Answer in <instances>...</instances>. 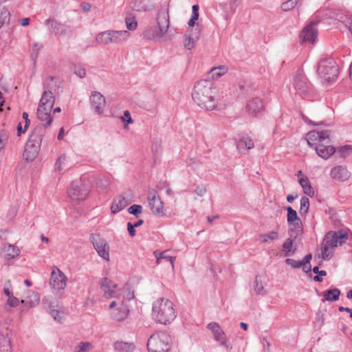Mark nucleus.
Segmentation results:
<instances>
[{"label":"nucleus","mask_w":352,"mask_h":352,"mask_svg":"<svg viewBox=\"0 0 352 352\" xmlns=\"http://www.w3.org/2000/svg\"><path fill=\"white\" fill-rule=\"evenodd\" d=\"M214 94L215 89L211 81L200 80L194 87L192 99L201 109L212 111L217 107Z\"/></svg>","instance_id":"1"},{"label":"nucleus","mask_w":352,"mask_h":352,"mask_svg":"<svg viewBox=\"0 0 352 352\" xmlns=\"http://www.w3.org/2000/svg\"><path fill=\"white\" fill-rule=\"evenodd\" d=\"M153 317L159 323H171L177 317L173 302L164 298L157 300L153 305Z\"/></svg>","instance_id":"2"},{"label":"nucleus","mask_w":352,"mask_h":352,"mask_svg":"<svg viewBox=\"0 0 352 352\" xmlns=\"http://www.w3.org/2000/svg\"><path fill=\"white\" fill-rule=\"evenodd\" d=\"M43 135L44 125L43 124L37 125L30 134L23 154V158L27 162H32L37 157Z\"/></svg>","instance_id":"3"},{"label":"nucleus","mask_w":352,"mask_h":352,"mask_svg":"<svg viewBox=\"0 0 352 352\" xmlns=\"http://www.w3.org/2000/svg\"><path fill=\"white\" fill-rule=\"evenodd\" d=\"M157 30L148 28L144 31V36L150 40L159 41L167 32L170 26L168 10L162 8L157 16Z\"/></svg>","instance_id":"4"},{"label":"nucleus","mask_w":352,"mask_h":352,"mask_svg":"<svg viewBox=\"0 0 352 352\" xmlns=\"http://www.w3.org/2000/svg\"><path fill=\"white\" fill-rule=\"evenodd\" d=\"M172 339L166 331H157L153 333L147 341L149 352H168Z\"/></svg>","instance_id":"5"},{"label":"nucleus","mask_w":352,"mask_h":352,"mask_svg":"<svg viewBox=\"0 0 352 352\" xmlns=\"http://www.w3.org/2000/svg\"><path fill=\"white\" fill-rule=\"evenodd\" d=\"M320 78L327 82L334 81L338 75V65L332 58L321 60L318 67Z\"/></svg>","instance_id":"6"},{"label":"nucleus","mask_w":352,"mask_h":352,"mask_svg":"<svg viewBox=\"0 0 352 352\" xmlns=\"http://www.w3.org/2000/svg\"><path fill=\"white\" fill-rule=\"evenodd\" d=\"M67 278L65 274L57 267L54 266L49 282L52 292L56 295L62 294L67 285Z\"/></svg>","instance_id":"7"},{"label":"nucleus","mask_w":352,"mask_h":352,"mask_svg":"<svg viewBox=\"0 0 352 352\" xmlns=\"http://www.w3.org/2000/svg\"><path fill=\"white\" fill-rule=\"evenodd\" d=\"M89 186L81 179L72 182L68 189L69 197L74 201L84 200L89 195Z\"/></svg>","instance_id":"8"},{"label":"nucleus","mask_w":352,"mask_h":352,"mask_svg":"<svg viewBox=\"0 0 352 352\" xmlns=\"http://www.w3.org/2000/svg\"><path fill=\"white\" fill-rule=\"evenodd\" d=\"M147 200L148 206L154 214L159 216L164 214V203L156 190L151 188L148 190Z\"/></svg>","instance_id":"9"},{"label":"nucleus","mask_w":352,"mask_h":352,"mask_svg":"<svg viewBox=\"0 0 352 352\" xmlns=\"http://www.w3.org/2000/svg\"><path fill=\"white\" fill-rule=\"evenodd\" d=\"M90 241L98 255L106 261L109 260V245L105 239L100 237L99 234H91Z\"/></svg>","instance_id":"10"},{"label":"nucleus","mask_w":352,"mask_h":352,"mask_svg":"<svg viewBox=\"0 0 352 352\" xmlns=\"http://www.w3.org/2000/svg\"><path fill=\"white\" fill-rule=\"evenodd\" d=\"M207 327L213 334L214 339L219 342V345L225 348L226 350H231L232 345L228 341L226 335L223 329L217 322H210Z\"/></svg>","instance_id":"11"},{"label":"nucleus","mask_w":352,"mask_h":352,"mask_svg":"<svg viewBox=\"0 0 352 352\" xmlns=\"http://www.w3.org/2000/svg\"><path fill=\"white\" fill-rule=\"evenodd\" d=\"M330 134L331 131L329 130L321 131H311L307 134L306 140L310 146H316L317 144L316 142H325L326 144H329L330 143Z\"/></svg>","instance_id":"12"},{"label":"nucleus","mask_w":352,"mask_h":352,"mask_svg":"<svg viewBox=\"0 0 352 352\" xmlns=\"http://www.w3.org/2000/svg\"><path fill=\"white\" fill-rule=\"evenodd\" d=\"M287 211V223L291 226L289 230L290 236H292L291 232H296L298 234L302 230V221L298 217L297 212L291 206L285 208Z\"/></svg>","instance_id":"13"},{"label":"nucleus","mask_w":352,"mask_h":352,"mask_svg":"<svg viewBox=\"0 0 352 352\" xmlns=\"http://www.w3.org/2000/svg\"><path fill=\"white\" fill-rule=\"evenodd\" d=\"M50 82L45 81L48 90H45V110L47 107L52 109L55 102L54 91L58 88V79L54 77H50Z\"/></svg>","instance_id":"14"},{"label":"nucleus","mask_w":352,"mask_h":352,"mask_svg":"<svg viewBox=\"0 0 352 352\" xmlns=\"http://www.w3.org/2000/svg\"><path fill=\"white\" fill-rule=\"evenodd\" d=\"M294 86L300 94H305L310 89L309 82L300 69L297 71L295 75Z\"/></svg>","instance_id":"15"},{"label":"nucleus","mask_w":352,"mask_h":352,"mask_svg":"<svg viewBox=\"0 0 352 352\" xmlns=\"http://www.w3.org/2000/svg\"><path fill=\"white\" fill-rule=\"evenodd\" d=\"M315 25V23L311 22L301 31L299 38L302 42H310L312 44L315 43L318 35Z\"/></svg>","instance_id":"16"},{"label":"nucleus","mask_w":352,"mask_h":352,"mask_svg":"<svg viewBox=\"0 0 352 352\" xmlns=\"http://www.w3.org/2000/svg\"><path fill=\"white\" fill-rule=\"evenodd\" d=\"M90 100L91 107L94 109L95 112L98 114H101L106 104L104 97L98 91H93L90 97Z\"/></svg>","instance_id":"17"},{"label":"nucleus","mask_w":352,"mask_h":352,"mask_svg":"<svg viewBox=\"0 0 352 352\" xmlns=\"http://www.w3.org/2000/svg\"><path fill=\"white\" fill-rule=\"evenodd\" d=\"M129 309L127 303L122 300L119 307L111 313V318L116 322L124 320L129 316Z\"/></svg>","instance_id":"18"},{"label":"nucleus","mask_w":352,"mask_h":352,"mask_svg":"<svg viewBox=\"0 0 352 352\" xmlns=\"http://www.w3.org/2000/svg\"><path fill=\"white\" fill-rule=\"evenodd\" d=\"M331 176L333 179L340 182H344L351 177L350 172L344 166H337L331 170Z\"/></svg>","instance_id":"19"},{"label":"nucleus","mask_w":352,"mask_h":352,"mask_svg":"<svg viewBox=\"0 0 352 352\" xmlns=\"http://www.w3.org/2000/svg\"><path fill=\"white\" fill-rule=\"evenodd\" d=\"M263 109V104L259 98H254L249 100L247 105L246 109L250 115L252 116H256Z\"/></svg>","instance_id":"20"},{"label":"nucleus","mask_w":352,"mask_h":352,"mask_svg":"<svg viewBox=\"0 0 352 352\" xmlns=\"http://www.w3.org/2000/svg\"><path fill=\"white\" fill-rule=\"evenodd\" d=\"M323 143L324 142L317 144L314 146V148L318 156L324 160H327L336 152V148L333 146L324 145Z\"/></svg>","instance_id":"21"},{"label":"nucleus","mask_w":352,"mask_h":352,"mask_svg":"<svg viewBox=\"0 0 352 352\" xmlns=\"http://www.w3.org/2000/svg\"><path fill=\"white\" fill-rule=\"evenodd\" d=\"M91 182L99 190H107L110 186L109 178L104 175H95L91 177Z\"/></svg>","instance_id":"22"},{"label":"nucleus","mask_w":352,"mask_h":352,"mask_svg":"<svg viewBox=\"0 0 352 352\" xmlns=\"http://www.w3.org/2000/svg\"><path fill=\"white\" fill-rule=\"evenodd\" d=\"M45 24L49 26L50 30L56 34H65L67 32L68 28L65 24L60 23L54 19L47 20Z\"/></svg>","instance_id":"23"},{"label":"nucleus","mask_w":352,"mask_h":352,"mask_svg":"<svg viewBox=\"0 0 352 352\" xmlns=\"http://www.w3.org/2000/svg\"><path fill=\"white\" fill-rule=\"evenodd\" d=\"M61 307L59 305L58 301L54 303H50L49 306V314L54 320L61 322L63 318V312L60 311Z\"/></svg>","instance_id":"24"},{"label":"nucleus","mask_w":352,"mask_h":352,"mask_svg":"<svg viewBox=\"0 0 352 352\" xmlns=\"http://www.w3.org/2000/svg\"><path fill=\"white\" fill-rule=\"evenodd\" d=\"M130 36V33L127 30H111V43L120 44L126 41Z\"/></svg>","instance_id":"25"},{"label":"nucleus","mask_w":352,"mask_h":352,"mask_svg":"<svg viewBox=\"0 0 352 352\" xmlns=\"http://www.w3.org/2000/svg\"><path fill=\"white\" fill-rule=\"evenodd\" d=\"M127 204L128 203L124 197L118 196L114 199L111 207V211L113 214H116L124 209Z\"/></svg>","instance_id":"26"},{"label":"nucleus","mask_w":352,"mask_h":352,"mask_svg":"<svg viewBox=\"0 0 352 352\" xmlns=\"http://www.w3.org/2000/svg\"><path fill=\"white\" fill-rule=\"evenodd\" d=\"M298 182L302 188L305 194L309 197H313L314 195V190L310 184L309 179L307 177L299 178Z\"/></svg>","instance_id":"27"},{"label":"nucleus","mask_w":352,"mask_h":352,"mask_svg":"<svg viewBox=\"0 0 352 352\" xmlns=\"http://www.w3.org/2000/svg\"><path fill=\"white\" fill-rule=\"evenodd\" d=\"M340 294V289L337 288H333L331 289H329L324 292L323 297L324 299L323 301H336L339 299V296Z\"/></svg>","instance_id":"28"},{"label":"nucleus","mask_w":352,"mask_h":352,"mask_svg":"<svg viewBox=\"0 0 352 352\" xmlns=\"http://www.w3.org/2000/svg\"><path fill=\"white\" fill-rule=\"evenodd\" d=\"M96 41L100 44L108 45L111 43V30L99 33L96 36Z\"/></svg>","instance_id":"29"},{"label":"nucleus","mask_w":352,"mask_h":352,"mask_svg":"<svg viewBox=\"0 0 352 352\" xmlns=\"http://www.w3.org/2000/svg\"><path fill=\"white\" fill-rule=\"evenodd\" d=\"M115 350L119 352H130L134 349V345L124 342H116L113 344Z\"/></svg>","instance_id":"30"},{"label":"nucleus","mask_w":352,"mask_h":352,"mask_svg":"<svg viewBox=\"0 0 352 352\" xmlns=\"http://www.w3.org/2000/svg\"><path fill=\"white\" fill-rule=\"evenodd\" d=\"M11 341L8 337L0 334V352H11Z\"/></svg>","instance_id":"31"},{"label":"nucleus","mask_w":352,"mask_h":352,"mask_svg":"<svg viewBox=\"0 0 352 352\" xmlns=\"http://www.w3.org/2000/svg\"><path fill=\"white\" fill-rule=\"evenodd\" d=\"M228 67L225 65L213 67L210 69V74L214 80L218 79L228 72Z\"/></svg>","instance_id":"32"},{"label":"nucleus","mask_w":352,"mask_h":352,"mask_svg":"<svg viewBox=\"0 0 352 352\" xmlns=\"http://www.w3.org/2000/svg\"><path fill=\"white\" fill-rule=\"evenodd\" d=\"M254 144L253 141L249 138H243L239 140L236 144V148L239 151L244 149L245 148L250 150L254 148Z\"/></svg>","instance_id":"33"},{"label":"nucleus","mask_w":352,"mask_h":352,"mask_svg":"<svg viewBox=\"0 0 352 352\" xmlns=\"http://www.w3.org/2000/svg\"><path fill=\"white\" fill-rule=\"evenodd\" d=\"M337 236L336 232H329L324 238V242L329 245L331 248L337 247L338 244H339L338 239L336 238Z\"/></svg>","instance_id":"34"},{"label":"nucleus","mask_w":352,"mask_h":352,"mask_svg":"<svg viewBox=\"0 0 352 352\" xmlns=\"http://www.w3.org/2000/svg\"><path fill=\"white\" fill-rule=\"evenodd\" d=\"M10 16L8 10L2 6H0V28L7 21H9Z\"/></svg>","instance_id":"35"},{"label":"nucleus","mask_w":352,"mask_h":352,"mask_svg":"<svg viewBox=\"0 0 352 352\" xmlns=\"http://www.w3.org/2000/svg\"><path fill=\"white\" fill-rule=\"evenodd\" d=\"M293 248V241L290 238L287 239L285 241L283 244V248L284 250V256H289V252H292L294 253L296 251V248L292 250Z\"/></svg>","instance_id":"36"},{"label":"nucleus","mask_w":352,"mask_h":352,"mask_svg":"<svg viewBox=\"0 0 352 352\" xmlns=\"http://www.w3.org/2000/svg\"><path fill=\"white\" fill-rule=\"evenodd\" d=\"M167 251L162 252L160 254L159 256H156L157 257V263H160L162 260H165L166 262H169L173 268L174 264L173 262L175 259V257L166 255Z\"/></svg>","instance_id":"37"},{"label":"nucleus","mask_w":352,"mask_h":352,"mask_svg":"<svg viewBox=\"0 0 352 352\" xmlns=\"http://www.w3.org/2000/svg\"><path fill=\"white\" fill-rule=\"evenodd\" d=\"M263 243H267L269 241H274L278 239V233L275 231H271L269 233L263 234L260 236Z\"/></svg>","instance_id":"38"},{"label":"nucleus","mask_w":352,"mask_h":352,"mask_svg":"<svg viewBox=\"0 0 352 352\" xmlns=\"http://www.w3.org/2000/svg\"><path fill=\"white\" fill-rule=\"evenodd\" d=\"M309 208V200L307 197H302L300 199V213L301 215L308 212Z\"/></svg>","instance_id":"39"},{"label":"nucleus","mask_w":352,"mask_h":352,"mask_svg":"<svg viewBox=\"0 0 352 352\" xmlns=\"http://www.w3.org/2000/svg\"><path fill=\"white\" fill-rule=\"evenodd\" d=\"M44 91L41 94L40 102L37 108V117L39 120L43 121L44 120Z\"/></svg>","instance_id":"40"},{"label":"nucleus","mask_w":352,"mask_h":352,"mask_svg":"<svg viewBox=\"0 0 352 352\" xmlns=\"http://www.w3.org/2000/svg\"><path fill=\"white\" fill-rule=\"evenodd\" d=\"M9 138V133L5 129L0 131V151L5 147Z\"/></svg>","instance_id":"41"},{"label":"nucleus","mask_w":352,"mask_h":352,"mask_svg":"<svg viewBox=\"0 0 352 352\" xmlns=\"http://www.w3.org/2000/svg\"><path fill=\"white\" fill-rule=\"evenodd\" d=\"M338 151L342 157H346V156H348L351 153H352V146L346 144V145L340 146V147H339Z\"/></svg>","instance_id":"42"},{"label":"nucleus","mask_w":352,"mask_h":352,"mask_svg":"<svg viewBox=\"0 0 352 352\" xmlns=\"http://www.w3.org/2000/svg\"><path fill=\"white\" fill-rule=\"evenodd\" d=\"M298 0H288L281 5L283 11H289L292 10L298 3Z\"/></svg>","instance_id":"43"},{"label":"nucleus","mask_w":352,"mask_h":352,"mask_svg":"<svg viewBox=\"0 0 352 352\" xmlns=\"http://www.w3.org/2000/svg\"><path fill=\"white\" fill-rule=\"evenodd\" d=\"M329 248L331 247L324 242L322 247V256L324 260H329L333 256V252L329 250Z\"/></svg>","instance_id":"44"},{"label":"nucleus","mask_w":352,"mask_h":352,"mask_svg":"<svg viewBox=\"0 0 352 352\" xmlns=\"http://www.w3.org/2000/svg\"><path fill=\"white\" fill-rule=\"evenodd\" d=\"M100 284L101 289L104 293L105 291H107L109 289L111 288L112 281L108 278L104 277L100 280Z\"/></svg>","instance_id":"45"},{"label":"nucleus","mask_w":352,"mask_h":352,"mask_svg":"<svg viewBox=\"0 0 352 352\" xmlns=\"http://www.w3.org/2000/svg\"><path fill=\"white\" fill-rule=\"evenodd\" d=\"M125 23L129 30H134L137 28L138 23L134 17H126Z\"/></svg>","instance_id":"46"},{"label":"nucleus","mask_w":352,"mask_h":352,"mask_svg":"<svg viewBox=\"0 0 352 352\" xmlns=\"http://www.w3.org/2000/svg\"><path fill=\"white\" fill-rule=\"evenodd\" d=\"M336 234L337 235L336 238L338 239L340 245H342L346 243V241L348 239V234L346 232H344L343 230H339L338 232H336Z\"/></svg>","instance_id":"47"},{"label":"nucleus","mask_w":352,"mask_h":352,"mask_svg":"<svg viewBox=\"0 0 352 352\" xmlns=\"http://www.w3.org/2000/svg\"><path fill=\"white\" fill-rule=\"evenodd\" d=\"M29 300H26V303L30 307L36 306L39 302V296L37 293L32 292V295L29 296Z\"/></svg>","instance_id":"48"},{"label":"nucleus","mask_w":352,"mask_h":352,"mask_svg":"<svg viewBox=\"0 0 352 352\" xmlns=\"http://www.w3.org/2000/svg\"><path fill=\"white\" fill-rule=\"evenodd\" d=\"M142 206L140 205L133 204L128 208V211L130 214L138 217L142 212Z\"/></svg>","instance_id":"49"},{"label":"nucleus","mask_w":352,"mask_h":352,"mask_svg":"<svg viewBox=\"0 0 352 352\" xmlns=\"http://www.w3.org/2000/svg\"><path fill=\"white\" fill-rule=\"evenodd\" d=\"M7 252V257L9 258H14L19 254V250L13 245H9Z\"/></svg>","instance_id":"50"},{"label":"nucleus","mask_w":352,"mask_h":352,"mask_svg":"<svg viewBox=\"0 0 352 352\" xmlns=\"http://www.w3.org/2000/svg\"><path fill=\"white\" fill-rule=\"evenodd\" d=\"M195 40L187 34L184 36V45L188 50H191L194 47Z\"/></svg>","instance_id":"51"},{"label":"nucleus","mask_w":352,"mask_h":352,"mask_svg":"<svg viewBox=\"0 0 352 352\" xmlns=\"http://www.w3.org/2000/svg\"><path fill=\"white\" fill-rule=\"evenodd\" d=\"M285 263L288 265H290L292 268H300L302 265H304V263H302V261H297L292 258H286Z\"/></svg>","instance_id":"52"},{"label":"nucleus","mask_w":352,"mask_h":352,"mask_svg":"<svg viewBox=\"0 0 352 352\" xmlns=\"http://www.w3.org/2000/svg\"><path fill=\"white\" fill-rule=\"evenodd\" d=\"M78 347V349L77 350V352H87L92 348V346L89 342H81L79 343Z\"/></svg>","instance_id":"53"},{"label":"nucleus","mask_w":352,"mask_h":352,"mask_svg":"<svg viewBox=\"0 0 352 352\" xmlns=\"http://www.w3.org/2000/svg\"><path fill=\"white\" fill-rule=\"evenodd\" d=\"M7 304L11 307H15L19 305V300L13 295H11V296H10L8 299Z\"/></svg>","instance_id":"54"},{"label":"nucleus","mask_w":352,"mask_h":352,"mask_svg":"<svg viewBox=\"0 0 352 352\" xmlns=\"http://www.w3.org/2000/svg\"><path fill=\"white\" fill-rule=\"evenodd\" d=\"M254 291L257 294H261V291L263 289V286L262 285V283L261 281H258V276L256 277V279L254 280Z\"/></svg>","instance_id":"55"},{"label":"nucleus","mask_w":352,"mask_h":352,"mask_svg":"<svg viewBox=\"0 0 352 352\" xmlns=\"http://www.w3.org/2000/svg\"><path fill=\"white\" fill-rule=\"evenodd\" d=\"M104 296L107 298H116L117 294L116 291L113 289H109L107 291H105L104 293Z\"/></svg>","instance_id":"56"},{"label":"nucleus","mask_w":352,"mask_h":352,"mask_svg":"<svg viewBox=\"0 0 352 352\" xmlns=\"http://www.w3.org/2000/svg\"><path fill=\"white\" fill-rule=\"evenodd\" d=\"M74 74L77 75L78 77L82 78L86 76V71L85 68L82 67H76L74 70Z\"/></svg>","instance_id":"57"},{"label":"nucleus","mask_w":352,"mask_h":352,"mask_svg":"<svg viewBox=\"0 0 352 352\" xmlns=\"http://www.w3.org/2000/svg\"><path fill=\"white\" fill-rule=\"evenodd\" d=\"M123 122H126L128 124H132L133 122V119L131 118V114L129 111H124V116L122 118Z\"/></svg>","instance_id":"58"},{"label":"nucleus","mask_w":352,"mask_h":352,"mask_svg":"<svg viewBox=\"0 0 352 352\" xmlns=\"http://www.w3.org/2000/svg\"><path fill=\"white\" fill-rule=\"evenodd\" d=\"M302 118L303 120L305 122H307L308 124H313V125H316V126H319V125L329 126V124H327L325 122H313V121L310 120L308 118H307L306 116H305L303 115H302Z\"/></svg>","instance_id":"59"},{"label":"nucleus","mask_w":352,"mask_h":352,"mask_svg":"<svg viewBox=\"0 0 352 352\" xmlns=\"http://www.w3.org/2000/svg\"><path fill=\"white\" fill-rule=\"evenodd\" d=\"M196 194L199 195V197L204 196L206 192V188L204 185L198 186L195 190Z\"/></svg>","instance_id":"60"},{"label":"nucleus","mask_w":352,"mask_h":352,"mask_svg":"<svg viewBox=\"0 0 352 352\" xmlns=\"http://www.w3.org/2000/svg\"><path fill=\"white\" fill-rule=\"evenodd\" d=\"M135 226H133V223H131V222H128L127 223V230L129 233V235L131 236V237H133L135 236V234H136V231L135 230Z\"/></svg>","instance_id":"61"},{"label":"nucleus","mask_w":352,"mask_h":352,"mask_svg":"<svg viewBox=\"0 0 352 352\" xmlns=\"http://www.w3.org/2000/svg\"><path fill=\"white\" fill-rule=\"evenodd\" d=\"M199 6L198 5H193L192 7V16L194 18L199 19Z\"/></svg>","instance_id":"62"},{"label":"nucleus","mask_w":352,"mask_h":352,"mask_svg":"<svg viewBox=\"0 0 352 352\" xmlns=\"http://www.w3.org/2000/svg\"><path fill=\"white\" fill-rule=\"evenodd\" d=\"M312 271L314 274H317L318 275H320V276H326L327 275L326 271L325 270H319V268L318 266L314 267V268L312 269Z\"/></svg>","instance_id":"63"},{"label":"nucleus","mask_w":352,"mask_h":352,"mask_svg":"<svg viewBox=\"0 0 352 352\" xmlns=\"http://www.w3.org/2000/svg\"><path fill=\"white\" fill-rule=\"evenodd\" d=\"M66 159V156L65 155H61L60 157H59V158L58 159L56 163V168L58 169V170H61V167H60V165Z\"/></svg>","instance_id":"64"}]
</instances>
